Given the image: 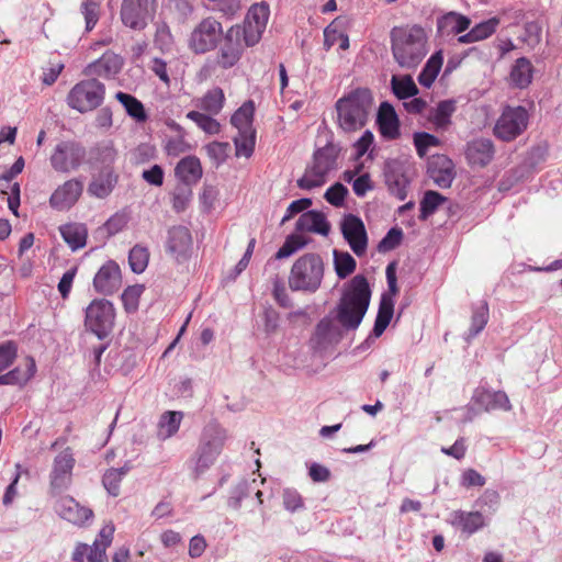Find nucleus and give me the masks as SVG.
<instances>
[{
    "mask_svg": "<svg viewBox=\"0 0 562 562\" xmlns=\"http://www.w3.org/2000/svg\"><path fill=\"white\" fill-rule=\"evenodd\" d=\"M372 291L363 274H356L346 285L336 306V319L346 330H356L368 312Z\"/></svg>",
    "mask_w": 562,
    "mask_h": 562,
    "instance_id": "f257e3e1",
    "label": "nucleus"
},
{
    "mask_svg": "<svg viewBox=\"0 0 562 562\" xmlns=\"http://www.w3.org/2000/svg\"><path fill=\"white\" fill-rule=\"evenodd\" d=\"M390 42L393 58L403 69H415L428 53L427 34L417 24L392 27Z\"/></svg>",
    "mask_w": 562,
    "mask_h": 562,
    "instance_id": "f03ea898",
    "label": "nucleus"
},
{
    "mask_svg": "<svg viewBox=\"0 0 562 562\" xmlns=\"http://www.w3.org/2000/svg\"><path fill=\"white\" fill-rule=\"evenodd\" d=\"M373 105L369 88L359 87L336 101L338 125L345 132H355L366 126Z\"/></svg>",
    "mask_w": 562,
    "mask_h": 562,
    "instance_id": "7ed1b4c3",
    "label": "nucleus"
},
{
    "mask_svg": "<svg viewBox=\"0 0 562 562\" xmlns=\"http://www.w3.org/2000/svg\"><path fill=\"white\" fill-rule=\"evenodd\" d=\"M342 150L339 143L334 142L330 134L326 144L317 147L312 156V161L306 166L304 175L297 179L296 184L302 190H313L324 186L328 175L338 167V158Z\"/></svg>",
    "mask_w": 562,
    "mask_h": 562,
    "instance_id": "20e7f679",
    "label": "nucleus"
},
{
    "mask_svg": "<svg viewBox=\"0 0 562 562\" xmlns=\"http://www.w3.org/2000/svg\"><path fill=\"white\" fill-rule=\"evenodd\" d=\"M227 438V430L216 422H210L203 427L199 445L191 458L194 480H198L215 463Z\"/></svg>",
    "mask_w": 562,
    "mask_h": 562,
    "instance_id": "39448f33",
    "label": "nucleus"
},
{
    "mask_svg": "<svg viewBox=\"0 0 562 562\" xmlns=\"http://www.w3.org/2000/svg\"><path fill=\"white\" fill-rule=\"evenodd\" d=\"M324 278V261L318 254L308 252L297 258L289 274L292 291L315 293Z\"/></svg>",
    "mask_w": 562,
    "mask_h": 562,
    "instance_id": "423d86ee",
    "label": "nucleus"
},
{
    "mask_svg": "<svg viewBox=\"0 0 562 562\" xmlns=\"http://www.w3.org/2000/svg\"><path fill=\"white\" fill-rule=\"evenodd\" d=\"M104 97V83L90 78L76 83L68 92L66 102L69 108L83 114L98 109L103 103Z\"/></svg>",
    "mask_w": 562,
    "mask_h": 562,
    "instance_id": "0eeeda50",
    "label": "nucleus"
},
{
    "mask_svg": "<svg viewBox=\"0 0 562 562\" xmlns=\"http://www.w3.org/2000/svg\"><path fill=\"white\" fill-rule=\"evenodd\" d=\"M114 321V305L106 299H94L86 308L85 326L100 340L112 333Z\"/></svg>",
    "mask_w": 562,
    "mask_h": 562,
    "instance_id": "6e6552de",
    "label": "nucleus"
},
{
    "mask_svg": "<svg viewBox=\"0 0 562 562\" xmlns=\"http://www.w3.org/2000/svg\"><path fill=\"white\" fill-rule=\"evenodd\" d=\"M223 37V26L213 16L204 18L192 30L189 48L194 54H205L217 47Z\"/></svg>",
    "mask_w": 562,
    "mask_h": 562,
    "instance_id": "1a4fd4ad",
    "label": "nucleus"
},
{
    "mask_svg": "<svg viewBox=\"0 0 562 562\" xmlns=\"http://www.w3.org/2000/svg\"><path fill=\"white\" fill-rule=\"evenodd\" d=\"M157 0H123L120 18L124 26L143 31L155 18Z\"/></svg>",
    "mask_w": 562,
    "mask_h": 562,
    "instance_id": "9d476101",
    "label": "nucleus"
},
{
    "mask_svg": "<svg viewBox=\"0 0 562 562\" xmlns=\"http://www.w3.org/2000/svg\"><path fill=\"white\" fill-rule=\"evenodd\" d=\"M87 150L79 142L61 140L50 155L52 168L60 173H70L77 170L86 157Z\"/></svg>",
    "mask_w": 562,
    "mask_h": 562,
    "instance_id": "9b49d317",
    "label": "nucleus"
},
{
    "mask_svg": "<svg viewBox=\"0 0 562 562\" xmlns=\"http://www.w3.org/2000/svg\"><path fill=\"white\" fill-rule=\"evenodd\" d=\"M527 125L528 112L525 108H506L495 124L494 134L496 137L509 142L519 136Z\"/></svg>",
    "mask_w": 562,
    "mask_h": 562,
    "instance_id": "f8f14e48",
    "label": "nucleus"
},
{
    "mask_svg": "<svg viewBox=\"0 0 562 562\" xmlns=\"http://www.w3.org/2000/svg\"><path fill=\"white\" fill-rule=\"evenodd\" d=\"M340 232L357 257H362L368 248V233L363 221L355 214H345L340 221Z\"/></svg>",
    "mask_w": 562,
    "mask_h": 562,
    "instance_id": "ddd939ff",
    "label": "nucleus"
},
{
    "mask_svg": "<svg viewBox=\"0 0 562 562\" xmlns=\"http://www.w3.org/2000/svg\"><path fill=\"white\" fill-rule=\"evenodd\" d=\"M192 235L183 225L171 226L167 231L165 248L178 263L188 261L192 255Z\"/></svg>",
    "mask_w": 562,
    "mask_h": 562,
    "instance_id": "4468645a",
    "label": "nucleus"
},
{
    "mask_svg": "<svg viewBox=\"0 0 562 562\" xmlns=\"http://www.w3.org/2000/svg\"><path fill=\"white\" fill-rule=\"evenodd\" d=\"M222 45L216 55V65L222 69L234 67L241 58L244 48L247 47L239 37L238 27L231 26L221 40Z\"/></svg>",
    "mask_w": 562,
    "mask_h": 562,
    "instance_id": "2eb2a0df",
    "label": "nucleus"
},
{
    "mask_svg": "<svg viewBox=\"0 0 562 562\" xmlns=\"http://www.w3.org/2000/svg\"><path fill=\"white\" fill-rule=\"evenodd\" d=\"M383 175L390 194L400 201H404L407 198L411 184L405 164L397 159L387 160L384 164Z\"/></svg>",
    "mask_w": 562,
    "mask_h": 562,
    "instance_id": "dca6fc26",
    "label": "nucleus"
},
{
    "mask_svg": "<svg viewBox=\"0 0 562 562\" xmlns=\"http://www.w3.org/2000/svg\"><path fill=\"white\" fill-rule=\"evenodd\" d=\"M75 462L70 448H66L55 457L49 475L53 492L60 493L68 487Z\"/></svg>",
    "mask_w": 562,
    "mask_h": 562,
    "instance_id": "f3484780",
    "label": "nucleus"
},
{
    "mask_svg": "<svg viewBox=\"0 0 562 562\" xmlns=\"http://www.w3.org/2000/svg\"><path fill=\"white\" fill-rule=\"evenodd\" d=\"M83 191V182L79 179H70L52 193L49 205L57 211H67L71 209L79 200Z\"/></svg>",
    "mask_w": 562,
    "mask_h": 562,
    "instance_id": "a211bd4d",
    "label": "nucleus"
},
{
    "mask_svg": "<svg viewBox=\"0 0 562 562\" xmlns=\"http://www.w3.org/2000/svg\"><path fill=\"white\" fill-rule=\"evenodd\" d=\"M122 284L120 266L113 261H106L95 273L93 278V288L95 292L103 295H111Z\"/></svg>",
    "mask_w": 562,
    "mask_h": 562,
    "instance_id": "6ab92c4d",
    "label": "nucleus"
},
{
    "mask_svg": "<svg viewBox=\"0 0 562 562\" xmlns=\"http://www.w3.org/2000/svg\"><path fill=\"white\" fill-rule=\"evenodd\" d=\"M427 173L437 187L450 188L456 178L454 164L446 155H435L428 160Z\"/></svg>",
    "mask_w": 562,
    "mask_h": 562,
    "instance_id": "aec40b11",
    "label": "nucleus"
},
{
    "mask_svg": "<svg viewBox=\"0 0 562 562\" xmlns=\"http://www.w3.org/2000/svg\"><path fill=\"white\" fill-rule=\"evenodd\" d=\"M57 515L77 526H82L93 517V512L89 507L80 505L71 496H63L55 504Z\"/></svg>",
    "mask_w": 562,
    "mask_h": 562,
    "instance_id": "412c9836",
    "label": "nucleus"
},
{
    "mask_svg": "<svg viewBox=\"0 0 562 562\" xmlns=\"http://www.w3.org/2000/svg\"><path fill=\"white\" fill-rule=\"evenodd\" d=\"M472 401L485 412L496 409L508 412L512 409L510 401L504 391H492L487 387L479 386L474 390Z\"/></svg>",
    "mask_w": 562,
    "mask_h": 562,
    "instance_id": "4be33fe9",
    "label": "nucleus"
},
{
    "mask_svg": "<svg viewBox=\"0 0 562 562\" xmlns=\"http://www.w3.org/2000/svg\"><path fill=\"white\" fill-rule=\"evenodd\" d=\"M378 130L384 139L393 140L400 137V120L394 106L387 102H381L375 120Z\"/></svg>",
    "mask_w": 562,
    "mask_h": 562,
    "instance_id": "5701e85b",
    "label": "nucleus"
},
{
    "mask_svg": "<svg viewBox=\"0 0 562 562\" xmlns=\"http://www.w3.org/2000/svg\"><path fill=\"white\" fill-rule=\"evenodd\" d=\"M449 524L461 532L471 536L483 529L487 521L479 510L465 512L458 509L450 514Z\"/></svg>",
    "mask_w": 562,
    "mask_h": 562,
    "instance_id": "b1692460",
    "label": "nucleus"
},
{
    "mask_svg": "<svg viewBox=\"0 0 562 562\" xmlns=\"http://www.w3.org/2000/svg\"><path fill=\"white\" fill-rule=\"evenodd\" d=\"M494 145L488 138H476L467 146L465 156L471 166L485 167L494 157Z\"/></svg>",
    "mask_w": 562,
    "mask_h": 562,
    "instance_id": "393cba45",
    "label": "nucleus"
},
{
    "mask_svg": "<svg viewBox=\"0 0 562 562\" xmlns=\"http://www.w3.org/2000/svg\"><path fill=\"white\" fill-rule=\"evenodd\" d=\"M122 67V57L112 52H106L99 59L87 66L86 74L109 79L117 75Z\"/></svg>",
    "mask_w": 562,
    "mask_h": 562,
    "instance_id": "a878e982",
    "label": "nucleus"
},
{
    "mask_svg": "<svg viewBox=\"0 0 562 562\" xmlns=\"http://www.w3.org/2000/svg\"><path fill=\"white\" fill-rule=\"evenodd\" d=\"M297 232H312L322 236H328L330 232V223L324 213L310 210L301 214L295 223Z\"/></svg>",
    "mask_w": 562,
    "mask_h": 562,
    "instance_id": "bb28decb",
    "label": "nucleus"
},
{
    "mask_svg": "<svg viewBox=\"0 0 562 562\" xmlns=\"http://www.w3.org/2000/svg\"><path fill=\"white\" fill-rule=\"evenodd\" d=\"M117 181L119 176L113 169L100 170L92 177L87 191L91 196L105 199L112 193Z\"/></svg>",
    "mask_w": 562,
    "mask_h": 562,
    "instance_id": "cd10ccee",
    "label": "nucleus"
},
{
    "mask_svg": "<svg viewBox=\"0 0 562 562\" xmlns=\"http://www.w3.org/2000/svg\"><path fill=\"white\" fill-rule=\"evenodd\" d=\"M176 176L183 184L191 186L196 183L203 175L201 161L195 156L182 158L175 168Z\"/></svg>",
    "mask_w": 562,
    "mask_h": 562,
    "instance_id": "c85d7f7f",
    "label": "nucleus"
},
{
    "mask_svg": "<svg viewBox=\"0 0 562 562\" xmlns=\"http://www.w3.org/2000/svg\"><path fill=\"white\" fill-rule=\"evenodd\" d=\"M341 338V330L335 327L328 317H324L317 323L312 340L318 348H326L338 344Z\"/></svg>",
    "mask_w": 562,
    "mask_h": 562,
    "instance_id": "c756f323",
    "label": "nucleus"
},
{
    "mask_svg": "<svg viewBox=\"0 0 562 562\" xmlns=\"http://www.w3.org/2000/svg\"><path fill=\"white\" fill-rule=\"evenodd\" d=\"M64 241L72 251L81 249L87 244L88 229L82 223H67L59 227Z\"/></svg>",
    "mask_w": 562,
    "mask_h": 562,
    "instance_id": "7c9ffc66",
    "label": "nucleus"
},
{
    "mask_svg": "<svg viewBox=\"0 0 562 562\" xmlns=\"http://www.w3.org/2000/svg\"><path fill=\"white\" fill-rule=\"evenodd\" d=\"M90 158L93 164L101 167L100 170L113 169L117 150L111 140L102 142L90 149Z\"/></svg>",
    "mask_w": 562,
    "mask_h": 562,
    "instance_id": "2f4dec72",
    "label": "nucleus"
},
{
    "mask_svg": "<svg viewBox=\"0 0 562 562\" xmlns=\"http://www.w3.org/2000/svg\"><path fill=\"white\" fill-rule=\"evenodd\" d=\"M471 20L467 15L450 11L437 19V30L440 33L461 34L470 27Z\"/></svg>",
    "mask_w": 562,
    "mask_h": 562,
    "instance_id": "473e14b6",
    "label": "nucleus"
},
{
    "mask_svg": "<svg viewBox=\"0 0 562 562\" xmlns=\"http://www.w3.org/2000/svg\"><path fill=\"white\" fill-rule=\"evenodd\" d=\"M35 372V361L34 359L29 358L26 360L24 369L16 367L13 370L7 372L5 374H0V385L23 386L34 376Z\"/></svg>",
    "mask_w": 562,
    "mask_h": 562,
    "instance_id": "72a5a7b5",
    "label": "nucleus"
},
{
    "mask_svg": "<svg viewBox=\"0 0 562 562\" xmlns=\"http://www.w3.org/2000/svg\"><path fill=\"white\" fill-rule=\"evenodd\" d=\"M533 67L526 57H519L512 67L509 78L514 87L518 89L527 88L532 81Z\"/></svg>",
    "mask_w": 562,
    "mask_h": 562,
    "instance_id": "f704fd0d",
    "label": "nucleus"
},
{
    "mask_svg": "<svg viewBox=\"0 0 562 562\" xmlns=\"http://www.w3.org/2000/svg\"><path fill=\"white\" fill-rule=\"evenodd\" d=\"M443 63L441 50L435 52L424 65L417 80L425 88H430L435 82Z\"/></svg>",
    "mask_w": 562,
    "mask_h": 562,
    "instance_id": "c9c22d12",
    "label": "nucleus"
},
{
    "mask_svg": "<svg viewBox=\"0 0 562 562\" xmlns=\"http://www.w3.org/2000/svg\"><path fill=\"white\" fill-rule=\"evenodd\" d=\"M391 90L398 100L416 97L419 92L411 75L392 76Z\"/></svg>",
    "mask_w": 562,
    "mask_h": 562,
    "instance_id": "e433bc0d",
    "label": "nucleus"
},
{
    "mask_svg": "<svg viewBox=\"0 0 562 562\" xmlns=\"http://www.w3.org/2000/svg\"><path fill=\"white\" fill-rule=\"evenodd\" d=\"M182 413L177 411H168L165 412L160 420L158 423V431L157 436L160 440H166L173 435H176L179 430L181 420H182Z\"/></svg>",
    "mask_w": 562,
    "mask_h": 562,
    "instance_id": "4c0bfd02",
    "label": "nucleus"
},
{
    "mask_svg": "<svg viewBox=\"0 0 562 562\" xmlns=\"http://www.w3.org/2000/svg\"><path fill=\"white\" fill-rule=\"evenodd\" d=\"M115 99L124 106L126 113L136 122H145L147 120V113L144 104L134 95L119 91L115 94Z\"/></svg>",
    "mask_w": 562,
    "mask_h": 562,
    "instance_id": "58836bf2",
    "label": "nucleus"
},
{
    "mask_svg": "<svg viewBox=\"0 0 562 562\" xmlns=\"http://www.w3.org/2000/svg\"><path fill=\"white\" fill-rule=\"evenodd\" d=\"M447 199L439 192L434 190L425 191L419 202V220L426 221L428 217L434 215L439 206L443 204Z\"/></svg>",
    "mask_w": 562,
    "mask_h": 562,
    "instance_id": "ea45409f",
    "label": "nucleus"
},
{
    "mask_svg": "<svg viewBox=\"0 0 562 562\" xmlns=\"http://www.w3.org/2000/svg\"><path fill=\"white\" fill-rule=\"evenodd\" d=\"M255 115V103L248 100L238 108L231 117V124L238 130L245 132L246 128H252Z\"/></svg>",
    "mask_w": 562,
    "mask_h": 562,
    "instance_id": "a19ab883",
    "label": "nucleus"
},
{
    "mask_svg": "<svg viewBox=\"0 0 562 562\" xmlns=\"http://www.w3.org/2000/svg\"><path fill=\"white\" fill-rule=\"evenodd\" d=\"M488 321V305L482 302L477 306L472 307L471 326L467 333L465 339L470 341L476 337L486 326Z\"/></svg>",
    "mask_w": 562,
    "mask_h": 562,
    "instance_id": "79ce46f5",
    "label": "nucleus"
},
{
    "mask_svg": "<svg viewBox=\"0 0 562 562\" xmlns=\"http://www.w3.org/2000/svg\"><path fill=\"white\" fill-rule=\"evenodd\" d=\"M334 269L337 277L341 280L349 277L357 268L356 259L348 252L334 249Z\"/></svg>",
    "mask_w": 562,
    "mask_h": 562,
    "instance_id": "37998d69",
    "label": "nucleus"
},
{
    "mask_svg": "<svg viewBox=\"0 0 562 562\" xmlns=\"http://www.w3.org/2000/svg\"><path fill=\"white\" fill-rule=\"evenodd\" d=\"M236 156L249 158L255 150L256 131L246 128L245 132H238V137L234 138Z\"/></svg>",
    "mask_w": 562,
    "mask_h": 562,
    "instance_id": "c03bdc74",
    "label": "nucleus"
},
{
    "mask_svg": "<svg viewBox=\"0 0 562 562\" xmlns=\"http://www.w3.org/2000/svg\"><path fill=\"white\" fill-rule=\"evenodd\" d=\"M256 480L251 482L241 481L236 486H234L231 491V495L228 497L227 504L233 509H239L241 506V502L250 495L256 490Z\"/></svg>",
    "mask_w": 562,
    "mask_h": 562,
    "instance_id": "a18cd8bd",
    "label": "nucleus"
},
{
    "mask_svg": "<svg viewBox=\"0 0 562 562\" xmlns=\"http://www.w3.org/2000/svg\"><path fill=\"white\" fill-rule=\"evenodd\" d=\"M454 111L456 102L453 100H442L434 110L431 120L437 127L446 128L451 123L450 117Z\"/></svg>",
    "mask_w": 562,
    "mask_h": 562,
    "instance_id": "49530a36",
    "label": "nucleus"
},
{
    "mask_svg": "<svg viewBox=\"0 0 562 562\" xmlns=\"http://www.w3.org/2000/svg\"><path fill=\"white\" fill-rule=\"evenodd\" d=\"M128 471V467L112 468L103 474L102 483L110 495L117 496L120 494L121 481Z\"/></svg>",
    "mask_w": 562,
    "mask_h": 562,
    "instance_id": "de8ad7c7",
    "label": "nucleus"
},
{
    "mask_svg": "<svg viewBox=\"0 0 562 562\" xmlns=\"http://www.w3.org/2000/svg\"><path fill=\"white\" fill-rule=\"evenodd\" d=\"M238 27L239 37L244 41L247 47L256 45L260 40L266 29L255 25L247 19L244 20L243 24H236Z\"/></svg>",
    "mask_w": 562,
    "mask_h": 562,
    "instance_id": "09e8293b",
    "label": "nucleus"
},
{
    "mask_svg": "<svg viewBox=\"0 0 562 562\" xmlns=\"http://www.w3.org/2000/svg\"><path fill=\"white\" fill-rule=\"evenodd\" d=\"M149 261V252L146 247L135 245L128 254V265L131 270L139 274L145 271Z\"/></svg>",
    "mask_w": 562,
    "mask_h": 562,
    "instance_id": "8fccbe9b",
    "label": "nucleus"
},
{
    "mask_svg": "<svg viewBox=\"0 0 562 562\" xmlns=\"http://www.w3.org/2000/svg\"><path fill=\"white\" fill-rule=\"evenodd\" d=\"M145 288L142 284L128 285L121 294V300L126 313H135L138 310L139 299Z\"/></svg>",
    "mask_w": 562,
    "mask_h": 562,
    "instance_id": "3c124183",
    "label": "nucleus"
},
{
    "mask_svg": "<svg viewBox=\"0 0 562 562\" xmlns=\"http://www.w3.org/2000/svg\"><path fill=\"white\" fill-rule=\"evenodd\" d=\"M224 92L221 88H214L202 98L201 108L211 113L218 114L224 105Z\"/></svg>",
    "mask_w": 562,
    "mask_h": 562,
    "instance_id": "603ef678",
    "label": "nucleus"
},
{
    "mask_svg": "<svg viewBox=\"0 0 562 562\" xmlns=\"http://www.w3.org/2000/svg\"><path fill=\"white\" fill-rule=\"evenodd\" d=\"M187 117L210 135L218 134L221 131L220 123L211 115L198 111H190L188 112Z\"/></svg>",
    "mask_w": 562,
    "mask_h": 562,
    "instance_id": "864d4df0",
    "label": "nucleus"
},
{
    "mask_svg": "<svg viewBox=\"0 0 562 562\" xmlns=\"http://www.w3.org/2000/svg\"><path fill=\"white\" fill-rule=\"evenodd\" d=\"M167 9L178 23H184L193 13V5L189 0H167Z\"/></svg>",
    "mask_w": 562,
    "mask_h": 562,
    "instance_id": "5fc2aeb1",
    "label": "nucleus"
},
{
    "mask_svg": "<svg viewBox=\"0 0 562 562\" xmlns=\"http://www.w3.org/2000/svg\"><path fill=\"white\" fill-rule=\"evenodd\" d=\"M306 245V240L296 234L289 235L283 245L278 249L276 259H285L291 257L295 251L302 249Z\"/></svg>",
    "mask_w": 562,
    "mask_h": 562,
    "instance_id": "6e6d98bb",
    "label": "nucleus"
},
{
    "mask_svg": "<svg viewBox=\"0 0 562 562\" xmlns=\"http://www.w3.org/2000/svg\"><path fill=\"white\" fill-rule=\"evenodd\" d=\"M403 237L404 234L402 228L397 226L390 228L385 236L379 241L378 250L380 252H386L397 248L401 245Z\"/></svg>",
    "mask_w": 562,
    "mask_h": 562,
    "instance_id": "4d7b16f0",
    "label": "nucleus"
},
{
    "mask_svg": "<svg viewBox=\"0 0 562 562\" xmlns=\"http://www.w3.org/2000/svg\"><path fill=\"white\" fill-rule=\"evenodd\" d=\"M440 140L435 135L427 132H416L414 134V146L417 155L423 158L427 155L429 147L438 146Z\"/></svg>",
    "mask_w": 562,
    "mask_h": 562,
    "instance_id": "13d9d810",
    "label": "nucleus"
},
{
    "mask_svg": "<svg viewBox=\"0 0 562 562\" xmlns=\"http://www.w3.org/2000/svg\"><path fill=\"white\" fill-rule=\"evenodd\" d=\"M348 193L349 191L346 186L340 182H336L326 190L324 198L333 206L341 207L345 204Z\"/></svg>",
    "mask_w": 562,
    "mask_h": 562,
    "instance_id": "bf43d9fd",
    "label": "nucleus"
},
{
    "mask_svg": "<svg viewBox=\"0 0 562 562\" xmlns=\"http://www.w3.org/2000/svg\"><path fill=\"white\" fill-rule=\"evenodd\" d=\"M269 14V5L265 2H261L251 5L245 19L255 25H258L259 27L266 29Z\"/></svg>",
    "mask_w": 562,
    "mask_h": 562,
    "instance_id": "052dcab7",
    "label": "nucleus"
},
{
    "mask_svg": "<svg viewBox=\"0 0 562 562\" xmlns=\"http://www.w3.org/2000/svg\"><path fill=\"white\" fill-rule=\"evenodd\" d=\"M207 156L216 164L222 165L228 157L231 146L226 142H212L205 146Z\"/></svg>",
    "mask_w": 562,
    "mask_h": 562,
    "instance_id": "680f3d73",
    "label": "nucleus"
},
{
    "mask_svg": "<svg viewBox=\"0 0 562 562\" xmlns=\"http://www.w3.org/2000/svg\"><path fill=\"white\" fill-rule=\"evenodd\" d=\"M81 13L86 22V31L90 32L99 21V4L94 0H83Z\"/></svg>",
    "mask_w": 562,
    "mask_h": 562,
    "instance_id": "e2e57ef3",
    "label": "nucleus"
},
{
    "mask_svg": "<svg viewBox=\"0 0 562 562\" xmlns=\"http://www.w3.org/2000/svg\"><path fill=\"white\" fill-rule=\"evenodd\" d=\"M192 196V191L190 189V186L182 184L178 186L172 193V209L177 213L183 212Z\"/></svg>",
    "mask_w": 562,
    "mask_h": 562,
    "instance_id": "0e129e2a",
    "label": "nucleus"
},
{
    "mask_svg": "<svg viewBox=\"0 0 562 562\" xmlns=\"http://www.w3.org/2000/svg\"><path fill=\"white\" fill-rule=\"evenodd\" d=\"M261 319L263 323V330L267 335H272L279 329L280 313L271 305L263 308Z\"/></svg>",
    "mask_w": 562,
    "mask_h": 562,
    "instance_id": "69168bd1",
    "label": "nucleus"
},
{
    "mask_svg": "<svg viewBox=\"0 0 562 562\" xmlns=\"http://www.w3.org/2000/svg\"><path fill=\"white\" fill-rule=\"evenodd\" d=\"M283 506L288 512L295 513L304 509V501L294 488H284L282 493Z\"/></svg>",
    "mask_w": 562,
    "mask_h": 562,
    "instance_id": "338daca9",
    "label": "nucleus"
},
{
    "mask_svg": "<svg viewBox=\"0 0 562 562\" xmlns=\"http://www.w3.org/2000/svg\"><path fill=\"white\" fill-rule=\"evenodd\" d=\"M498 24H499V19L496 16H493L488 20L477 23L471 30L477 41H483L496 32Z\"/></svg>",
    "mask_w": 562,
    "mask_h": 562,
    "instance_id": "774afa93",
    "label": "nucleus"
}]
</instances>
